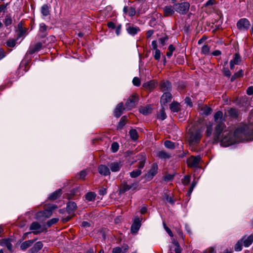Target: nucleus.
Instances as JSON below:
<instances>
[{
	"mask_svg": "<svg viewBox=\"0 0 253 253\" xmlns=\"http://www.w3.org/2000/svg\"><path fill=\"white\" fill-rule=\"evenodd\" d=\"M230 61L235 65H238L241 61V57L238 53H236L234 55V58Z\"/></svg>",
	"mask_w": 253,
	"mask_h": 253,
	"instance_id": "obj_33",
	"label": "nucleus"
},
{
	"mask_svg": "<svg viewBox=\"0 0 253 253\" xmlns=\"http://www.w3.org/2000/svg\"><path fill=\"white\" fill-rule=\"evenodd\" d=\"M140 227L139 219L135 220L131 225V231L132 233H136Z\"/></svg>",
	"mask_w": 253,
	"mask_h": 253,
	"instance_id": "obj_21",
	"label": "nucleus"
},
{
	"mask_svg": "<svg viewBox=\"0 0 253 253\" xmlns=\"http://www.w3.org/2000/svg\"><path fill=\"white\" fill-rule=\"evenodd\" d=\"M151 45H152V48L154 50H156V49H157V41H153L152 42V43H151Z\"/></svg>",
	"mask_w": 253,
	"mask_h": 253,
	"instance_id": "obj_62",
	"label": "nucleus"
},
{
	"mask_svg": "<svg viewBox=\"0 0 253 253\" xmlns=\"http://www.w3.org/2000/svg\"><path fill=\"white\" fill-rule=\"evenodd\" d=\"M201 160V158L200 156H191L187 160V165L191 168L198 167Z\"/></svg>",
	"mask_w": 253,
	"mask_h": 253,
	"instance_id": "obj_6",
	"label": "nucleus"
},
{
	"mask_svg": "<svg viewBox=\"0 0 253 253\" xmlns=\"http://www.w3.org/2000/svg\"><path fill=\"white\" fill-rule=\"evenodd\" d=\"M122 165L120 162H116L111 163L109 167L112 172H117L120 170Z\"/></svg>",
	"mask_w": 253,
	"mask_h": 253,
	"instance_id": "obj_17",
	"label": "nucleus"
},
{
	"mask_svg": "<svg viewBox=\"0 0 253 253\" xmlns=\"http://www.w3.org/2000/svg\"><path fill=\"white\" fill-rule=\"evenodd\" d=\"M251 26L250 21L247 18H242L237 23V27L240 31H248Z\"/></svg>",
	"mask_w": 253,
	"mask_h": 253,
	"instance_id": "obj_4",
	"label": "nucleus"
},
{
	"mask_svg": "<svg viewBox=\"0 0 253 253\" xmlns=\"http://www.w3.org/2000/svg\"><path fill=\"white\" fill-rule=\"evenodd\" d=\"M176 248L174 249L175 253H181V249L178 243H175Z\"/></svg>",
	"mask_w": 253,
	"mask_h": 253,
	"instance_id": "obj_60",
	"label": "nucleus"
},
{
	"mask_svg": "<svg viewBox=\"0 0 253 253\" xmlns=\"http://www.w3.org/2000/svg\"><path fill=\"white\" fill-rule=\"evenodd\" d=\"M119 144L117 142H114L111 145V150L113 152H116L118 150Z\"/></svg>",
	"mask_w": 253,
	"mask_h": 253,
	"instance_id": "obj_46",
	"label": "nucleus"
},
{
	"mask_svg": "<svg viewBox=\"0 0 253 253\" xmlns=\"http://www.w3.org/2000/svg\"><path fill=\"white\" fill-rule=\"evenodd\" d=\"M35 240H30L28 241H26L22 243L21 245H20V248L23 250H25L31 246L32 244L34 243Z\"/></svg>",
	"mask_w": 253,
	"mask_h": 253,
	"instance_id": "obj_22",
	"label": "nucleus"
},
{
	"mask_svg": "<svg viewBox=\"0 0 253 253\" xmlns=\"http://www.w3.org/2000/svg\"><path fill=\"white\" fill-rule=\"evenodd\" d=\"M0 245L2 246L6 247L9 251L12 250V245L8 239H3L0 242Z\"/></svg>",
	"mask_w": 253,
	"mask_h": 253,
	"instance_id": "obj_27",
	"label": "nucleus"
},
{
	"mask_svg": "<svg viewBox=\"0 0 253 253\" xmlns=\"http://www.w3.org/2000/svg\"><path fill=\"white\" fill-rule=\"evenodd\" d=\"M242 241L240 240L238 241V242L235 244L234 249L236 251H240L242 249Z\"/></svg>",
	"mask_w": 253,
	"mask_h": 253,
	"instance_id": "obj_40",
	"label": "nucleus"
},
{
	"mask_svg": "<svg viewBox=\"0 0 253 253\" xmlns=\"http://www.w3.org/2000/svg\"><path fill=\"white\" fill-rule=\"evenodd\" d=\"M166 114L163 108L161 109L158 115V118L162 120H164L166 118Z\"/></svg>",
	"mask_w": 253,
	"mask_h": 253,
	"instance_id": "obj_42",
	"label": "nucleus"
},
{
	"mask_svg": "<svg viewBox=\"0 0 253 253\" xmlns=\"http://www.w3.org/2000/svg\"><path fill=\"white\" fill-rule=\"evenodd\" d=\"M143 86L148 89L152 90L155 87V83L153 81H151L148 83H146L143 84Z\"/></svg>",
	"mask_w": 253,
	"mask_h": 253,
	"instance_id": "obj_31",
	"label": "nucleus"
},
{
	"mask_svg": "<svg viewBox=\"0 0 253 253\" xmlns=\"http://www.w3.org/2000/svg\"><path fill=\"white\" fill-rule=\"evenodd\" d=\"M185 102L189 106H190V107H192V102L191 101V99H190V98L189 97H186L185 99Z\"/></svg>",
	"mask_w": 253,
	"mask_h": 253,
	"instance_id": "obj_59",
	"label": "nucleus"
},
{
	"mask_svg": "<svg viewBox=\"0 0 253 253\" xmlns=\"http://www.w3.org/2000/svg\"><path fill=\"white\" fill-rule=\"evenodd\" d=\"M171 88V84L168 81H164L161 83V89L163 92H169Z\"/></svg>",
	"mask_w": 253,
	"mask_h": 253,
	"instance_id": "obj_19",
	"label": "nucleus"
},
{
	"mask_svg": "<svg viewBox=\"0 0 253 253\" xmlns=\"http://www.w3.org/2000/svg\"><path fill=\"white\" fill-rule=\"evenodd\" d=\"M126 109L123 107V103H119L116 107L114 111V116L117 117H120L123 113V110Z\"/></svg>",
	"mask_w": 253,
	"mask_h": 253,
	"instance_id": "obj_18",
	"label": "nucleus"
},
{
	"mask_svg": "<svg viewBox=\"0 0 253 253\" xmlns=\"http://www.w3.org/2000/svg\"><path fill=\"white\" fill-rule=\"evenodd\" d=\"M157 157L162 159H169L171 157V155L164 151L158 152Z\"/></svg>",
	"mask_w": 253,
	"mask_h": 253,
	"instance_id": "obj_23",
	"label": "nucleus"
},
{
	"mask_svg": "<svg viewBox=\"0 0 253 253\" xmlns=\"http://www.w3.org/2000/svg\"><path fill=\"white\" fill-rule=\"evenodd\" d=\"M96 197V194L95 193L93 192H88L85 195V199L87 201H92L95 200V198Z\"/></svg>",
	"mask_w": 253,
	"mask_h": 253,
	"instance_id": "obj_30",
	"label": "nucleus"
},
{
	"mask_svg": "<svg viewBox=\"0 0 253 253\" xmlns=\"http://www.w3.org/2000/svg\"><path fill=\"white\" fill-rule=\"evenodd\" d=\"M199 109L200 114L205 116H208L211 113L212 109L205 105L199 106Z\"/></svg>",
	"mask_w": 253,
	"mask_h": 253,
	"instance_id": "obj_12",
	"label": "nucleus"
},
{
	"mask_svg": "<svg viewBox=\"0 0 253 253\" xmlns=\"http://www.w3.org/2000/svg\"><path fill=\"white\" fill-rule=\"evenodd\" d=\"M152 108L150 105H147L145 107H141L139 109L140 112L144 115H147L151 113Z\"/></svg>",
	"mask_w": 253,
	"mask_h": 253,
	"instance_id": "obj_24",
	"label": "nucleus"
},
{
	"mask_svg": "<svg viewBox=\"0 0 253 253\" xmlns=\"http://www.w3.org/2000/svg\"><path fill=\"white\" fill-rule=\"evenodd\" d=\"M173 178V176L171 174H168L166 175L164 177V180L166 181H169L171 180Z\"/></svg>",
	"mask_w": 253,
	"mask_h": 253,
	"instance_id": "obj_58",
	"label": "nucleus"
},
{
	"mask_svg": "<svg viewBox=\"0 0 253 253\" xmlns=\"http://www.w3.org/2000/svg\"><path fill=\"white\" fill-rule=\"evenodd\" d=\"M174 7L171 5H167L163 8V14L165 17H169L174 14Z\"/></svg>",
	"mask_w": 253,
	"mask_h": 253,
	"instance_id": "obj_11",
	"label": "nucleus"
},
{
	"mask_svg": "<svg viewBox=\"0 0 253 253\" xmlns=\"http://www.w3.org/2000/svg\"><path fill=\"white\" fill-rule=\"evenodd\" d=\"M153 34H154L153 30H150L148 31L146 34L147 38L148 39V38H150Z\"/></svg>",
	"mask_w": 253,
	"mask_h": 253,
	"instance_id": "obj_64",
	"label": "nucleus"
},
{
	"mask_svg": "<svg viewBox=\"0 0 253 253\" xmlns=\"http://www.w3.org/2000/svg\"><path fill=\"white\" fill-rule=\"evenodd\" d=\"M126 30L127 33L131 36H134L140 31L139 27L131 26L130 24L127 23L126 25Z\"/></svg>",
	"mask_w": 253,
	"mask_h": 253,
	"instance_id": "obj_13",
	"label": "nucleus"
},
{
	"mask_svg": "<svg viewBox=\"0 0 253 253\" xmlns=\"http://www.w3.org/2000/svg\"><path fill=\"white\" fill-rule=\"evenodd\" d=\"M47 27L44 23H41L40 25V31L42 32H45L46 31Z\"/></svg>",
	"mask_w": 253,
	"mask_h": 253,
	"instance_id": "obj_54",
	"label": "nucleus"
},
{
	"mask_svg": "<svg viewBox=\"0 0 253 253\" xmlns=\"http://www.w3.org/2000/svg\"><path fill=\"white\" fill-rule=\"evenodd\" d=\"M241 240L242 241V243L245 247H248L253 241V236L251 235L249 236H244Z\"/></svg>",
	"mask_w": 253,
	"mask_h": 253,
	"instance_id": "obj_16",
	"label": "nucleus"
},
{
	"mask_svg": "<svg viewBox=\"0 0 253 253\" xmlns=\"http://www.w3.org/2000/svg\"><path fill=\"white\" fill-rule=\"evenodd\" d=\"M41 12L44 16H46L49 14V7L47 4H44L42 6L41 8Z\"/></svg>",
	"mask_w": 253,
	"mask_h": 253,
	"instance_id": "obj_34",
	"label": "nucleus"
},
{
	"mask_svg": "<svg viewBox=\"0 0 253 253\" xmlns=\"http://www.w3.org/2000/svg\"><path fill=\"white\" fill-rule=\"evenodd\" d=\"M210 51V47L208 44L204 45L201 50V52L203 54H207Z\"/></svg>",
	"mask_w": 253,
	"mask_h": 253,
	"instance_id": "obj_43",
	"label": "nucleus"
},
{
	"mask_svg": "<svg viewBox=\"0 0 253 253\" xmlns=\"http://www.w3.org/2000/svg\"><path fill=\"white\" fill-rule=\"evenodd\" d=\"M163 226L165 229V230L167 231V232L168 233V234L170 237H173V234L170 229L166 225V223L165 222H163Z\"/></svg>",
	"mask_w": 253,
	"mask_h": 253,
	"instance_id": "obj_50",
	"label": "nucleus"
},
{
	"mask_svg": "<svg viewBox=\"0 0 253 253\" xmlns=\"http://www.w3.org/2000/svg\"><path fill=\"white\" fill-rule=\"evenodd\" d=\"M127 245H125L122 247H117L113 249L112 253H125L128 250Z\"/></svg>",
	"mask_w": 253,
	"mask_h": 253,
	"instance_id": "obj_20",
	"label": "nucleus"
},
{
	"mask_svg": "<svg viewBox=\"0 0 253 253\" xmlns=\"http://www.w3.org/2000/svg\"><path fill=\"white\" fill-rule=\"evenodd\" d=\"M127 118L126 116H123L121 118L119 124L117 126L118 129H122L126 124Z\"/></svg>",
	"mask_w": 253,
	"mask_h": 253,
	"instance_id": "obj_32",
	"label": "nucleus"
},
{
	"mask_svg": "<svg viewBox=\"0 0 253 253\" xmlns=\"http://www.w3.org/2000/svg\"><path fill=\"white\" fill-rule=\"evenodd\" d=\"M175 50L174 47L172 45L170 44L168 47V51L167 52V56L170 58L173 53V51Z\"/></svg>",
	"mask_w": 253,
	"mask_h": 253,
	"instance_id": "obj_41",
	"label": "nucleus"
},
{
	"mask_svg": "<svg viewBox=\"0 0 253 253\" xmlns=\"http://www.w3.org/2000/svg\"><path fill=\"white\" fill-rule=\"evenodd\" d=\"M107 193V189L106 188L102 187L99 190V194L100 195H104Z\"/></svg>",
	"mask_w": 253,
	"mask_h": 253,
	"instance_id": "obj_55",
	"label": "nucleus"
},
{
	"mask_svg": "<svg viewBox=\"0 0 253 253\" xmlns=\"http://www.w3.org/2000/svg\"><path fill=\"white\" fill-rule=\"evenodd\" d=\"M4 24L6 26H9L12 23V19L10 17L6 16L4 19Z\"/></svg>",
	"mask_w": 253,
	"mask_h": 253,
	"instance_id": "obj_53",
	"label": "nucleus"
},
{
	"mask_svg": "<svg viewBox=\"0 0 253 253\" xmlns=\"http://www.w3.org/2000/svg\"><path fill=\"white\" fill-rule=\"evenodd\" d=\"M141 173V171L140 169H136L133 170L130 173V176L132 178H135L140 175Z\"/></svg>",
	"mask_w": 253,
	"mask_h": 253,
	"instance_id": "obj_38",
	"label": "nucleus"
},
{
	"mask_svg": "<svg viewBox=\"0 0 253 253\" xmlns=\"http://www.w3.org/2000/svg\"><path fill=\"white\" fill-rule=\"evenodd\" d=\"M235 76H237L238 78L239 77H242L243 75V71H242V70H239L238 72H237V73H235Z\"/></svg>",
	"mask_w": 253,
	"mask_h": 253,
	"instance_id": "obj_61",
	"label": "nucleus"
},
{
	"mask_svg": "<svg viewBox=\"0 0 253 253\" xmlns=\"http://www.w3.org/2000/svg\"><path fill=\"white\" fill-rule=\"evenodd\" d=\"M182 183L184 185H188L190 181V176L189 175H186L182 180Z\"/></svg>",
	"mask_w": 253,
	"mask_h": 253,
	"instance_id": "obj_45",
	"label": "nucleus"
},
{
	"mask_svg": "<svg viewBox=\"0 0 253 253\" xmlns=\"http://www.w3.org/2000/svg\"><path fill=\"white\" fill-rule=\"evenodd\" d=\"M201 132L199 130L190 132L189 142L190 145H194L197 143L201 138Z\"/></svg>",
	"mask_w": 253,
	"mask_h": 253,
	"instance_id": "obj_5",
	"label": "nucleus"
},
{
	"mask_svg": "<svg viewBox=\"0 0 253 253\" xmlns=\"http://www.w3.org/2000/svg\"><path fill=\"white\" fill-rule=\"evenodd\" d=\"M58 221V218H54L49 220H48L47 222V225L48 227L51 226L52 225L56 223Z\"/></svg>",
	"mask_w": 253,
	"mask_h": 253,
	"instance_id": "obj_48",
	"label": "nucleus"
},
{
	"mask_svg": "<svg viewBox=\"0 0 253 253\" xmlns=\"http://www.w3.org/2000/svg\"><path fill=\"white\" fill-rule=\"evenodd\" d=\"M86 172L85 170L81 171L78 175V178L84 179L86 175Z\"/></svg>",
	"mask_w": 253,
	"mask_h": 253,
	"instance_id": "obj_49",
	"label": "nucleus"
},
{
	"mask_svg": "<svg viewBox=\"0 0 253 253\" xmlns=\"http://www.w3.org/2000/svg\"><path fill=\"white\" fill-rule=\"evenodd\" d=\"M30 229L35 235L42 233L44 231V228L38 222H33L30 225Z\"/></svg>",
	"mask_w": 253,
	"mask_h": 253,
	"instance_id": "obj_7",
	"label": "nucleus"
},
{
	"mask_svg": "<svg viewBox=\"0 0 253 253\" xmlns=\"http://www.w3.org/2000/svg\"><path fill=\"white\" fill-rule=\"evenodd\" d=\"M137 186V183H133L131 185H129L126 182L124 181L121 185L119 192L121 193H124L132 188H135Z\"/></svg>",
	"mask_w": 253,
	"mask_h": 253,
	"instance_id": "obj_10",
	"label": "nucleus"
},
{
	"mask_svg": "<svg viewBox=\"0 0 253 253\" xmlns=\"http://www.w3.org/2000/svg\"><path fill=\"white\" fill-rule=\"evenodd\" d=\"M154 58L156 60H159L161 57V51L159 49H156L155 51Z\"/></svg>",
	"mask_w": 253,
	"mask_h": 253,
	"instance_id": "obj_51",
	"label": "nucleus"
},
{
	"mask_svg": "<svg viewBox=\"0 0 253 253\" xmlns=\"http://www.w3.org/2000/svg\"><path fill=\"white\" fill-rule=\"evenodd\" d=\"M43 247V244L42 242H37L33 248H31V250L33 253H37Z\"/></svg>",
	"mask_w": 253,
	"mask_h": 253,
	"instance_id": "obj_25",
	"label": "nucleus"
},
{
	"mask_svg": "<svg viewBox=\"0 0 253 253\" xmlns=\"http://www.w3.org/2000/svg\"><path fill=\"white\" fill-rule=\"evenodd\" d=\"M121 29H122V25H119L117 26L116 30V33L118 36H119L120 34Z\"/></svg>",
	"mask_w": 253,
	"mask_h": 253,
	"instance_id": "obj_63",
	"label": "nucleus"
},
{
	"mask_svg": "<svg viewBox=\"0 0 253 253\" xmlns=\"http://www.w3.org/2000/svg\"><path fill=\"white\" fill-rule=\"evenodd\" d=\"M17 39H9L6 42L7 47H13L15 46Z\"/></svg>",
	"mask_w": 253,
	"mask_h": 253,
	"instance_id": "obj_35",
	"label": "nucleus"
},
{
	"mask_svg": "<svg viewBox=\"0 0 253 253\" xmlns=\"http://www.w3.org/2000/svg\"><path fill=\"white\" fill-rule=\"evenodd\" d=\"M171 99V94L169 92H165L162 96L161 98V103L162 105H165L167 103L170 102Z\"/></svg>",
	"mask_w": 253,
	"mask_h": 253,
	"instance_id": "obj_14",
	"label": "nucleus"
},
{
	"mask_svg": "<svg viewBox=\"0 0 253 253\" xmlns=\"http://www.w3.org/2000/svg\"><path fill=\"white\" fill-rule=\"evenodd\" d=\"M136 14V10L135 9L132 7H130L128 9V15L129 16H133Z\"/></svg>",
	"mask_w": 253,
	"mask_h": 253,
	"instance_id": "obj_47",
	"label": "nucleus"
},
{
	"mask_svg": "<svg viewBox=\"0 0 253 253\" xmlns=\"http://www.w3.org/2000/svg\"><path fill=\"white\" fill-rule=\"evenodd\" d=\"M212 131V124L211 123H209V124L207 125V129H206V135L207 136H210L211 135Z\"/></svg>",
	"mask_w": 253,
	"mask_h": 253,
	"instance_id": "obj_37",
	"label": "nucleus"
},
{
	"mask_svg": "<svg viewBox=\"0 0 253 253\" xmlns=\"http://www.w3.org/2000/svg\"><path fill=\"white\" fill-rule=\"evenodd\" d=\"M190 4L187 2L177 3L174 4L175 10L181 14H185L189 10Z\"/></svg>",
	"mask_w": 253,
	"mask_h": 253,
	"instance_id": "obj_2",
	"label": "nucleus"
},
{
	"mask_svg": "<svg viewBox=\"0 0 253 253\" xmlns=\"http://www.w3.org/2000/svg\"><path fill=\"white\" fill-rule=\"evenodd\" d=\"M61 194V191L60 189H59L50 194L49 197V199L51 200H56L60 196Z\"/></svg>",
	"mask_w": 253,
	"mask_h": 253,
	"instance_id": "obj_28",
	"label": "nucleus"
},
{
	"mask_svg": "<svg viewBox=\"0 0 253 253\" xmlns=\"http://www.w3.org/2000/svg\"><path fill=\"white\" fill-rule=\"evenodd\" d=\"M138 101V95L136 93H133L127 100L125 104V109L129 110L134 108Z\"/></svg>",
	"mask_w": 253,
	"mask_h": 253,
	"instance_id": "obj_3",
	"label": "nucleus"
},
{
	"mask_svg": "<svg viewBox=\"0 0 253 253\" xmlns=\"http://www.w3.org/2000/svg\"><path fill=\"white\" fill-rule=\"evenodd\" d=\"M170 109L173 112H177L180 109V105L177 102H172L170 105Z\"/></svg>",
	"mask_w": 253,
	"mask_h": 253,
	"instance_id": "obj_29",
	"label": "nucleus"
},
{
	"mask_svg": "<svg viewBox=\"0 0 253 253\" xmlns=\"http://www.w3.org/2000/svg\"><path fill=\"white\" fill-rule=\"evenodd\" d=\"M158 171V165L153 164L149 171L146 174L145 177L147 179L150 180L157 174Z\"/></svg>",
	"mask_w": 253,
	"mask_h": 253,
	"instance_id": "obj_8",
	"label": "nucleus"
},
{
	"mask_svg": "<svg viewBox=\"0 0 253 253\" xmlns=\"http://www.w3.org/2000/svg\"><path fill=\"white\" fill-rule=\"evenodd\" d=\"M164 144L166 147L169 149H174L175 147L174 143L169 140H166Z\"/></svg>",
	"mask_w": 253,
	"mask_h": 253,
	"instance_id": "obj_39",
	"label": "nucleus"
},
{
	"mask_svg": "<svg viewBox=\"0 0 253 253\" xmlns=\"http://www.w3.org/2000/svg\"><path fill=\"white\" fill-rule=\"evenodd\" d=\"M223 72L224 75L225 76H226L227 77H230L231 73H230V71L228 69H227V68H224Z\"/></svg>",
	"mask_w": 253,
	"mask_h": 253,
	"instance_id": "obj_56",
	"label": "nucleus"
},
{
	"mask_svg": "<svg viewBox=\"0 0 253 253\" xmlns=\"http://www.w3.org/2000/svg\"><path fill=\"white\" fill-rule=\"evenodd\" d=\"M42 46V43L40 42L32 44L30 46L27 53L29 54H33L34 53L40 50Z\"/></svg>",
	"mask_w": 253,
	"mask_h": 253,
	"instance_id": "obj_9",
	"label": "nucleus"
},
{
	"mask_svg": "<svg viewBox=\"0 0 253 253\" xmlns=\"http://www.w3.org/2000/svg\"><path fill=\"white\" fill-rule=\"evenodd\" d=\"M223 113L217 111L214 115V122L218 123L214 128L213 138L219 141L221 145L227 147L234 143L244 140H253V129L245 125L237 128L233 134L232 131L227 128L223 121Z\"/></svg>",
	"mask_w": 253,
	"mask_h": 253,
	"instance_id": "obj_1",
	"label": "nucleus"
},
{
	"mask_svg": "<svg viewBox=\"0 0 253 253\" xmlns=\"http://www.w3.org/2000/svg\"><path fill=\"white\" fill-rule=\"evenodd\" d=\"M133 84L137 86H138L140 84V80L137 77H134L132 81Z\"/></svg>",
	"mask_w": 253,
	"mask_h": 253,
	"instance_id": "obj_52",
	"label": "nucleus"
},
{
	"mask_svg": "<svg viewBox=\"0 0 253 253\" xmlns=\"http://www.w3.org/2000/svg\"><path fill=\"white\" fill-rule=\"evenodd\" d=\"M76 204L73 202H69L67 206V211L69 213L74 211L76 209Z\"/></svg>",
	"mask_w": 253,
	"mask_h": 253,
	"instance_id": "obj_26",
	"label": "nucleus"
},
{
	"mask_svg": "<svg viewBox=\"0 0 253 253\" xmlns=\"http://www.w3.org/2000/svg\"><path fill=\"white\" fill-rule=\"evenodd\" d=\"M247 94L249 95L253 94V86H249L247 90Z\"/></svg>",
	"mask_w": 253,
	"mask_h": 253,
	"instance_id": "obj_57",
	"label": "nucleus"
},
{
	"mask_svg": "<svg viewBox=\"0 0 253 253\" xmlns=\"http://www.w3.org/2000/svg\"><path fill=\"white\" fill-rule=\"evenodd\" d=\"M129 135L131 138L133 140H136L138 137V133L135 129H132L129 132Z\"/></svg>",
	"mask_w": 253,
	"mask_h": 253,
	"instance_id": "obj_36",
	"label": "nucleus"
},
{
	"mask_svg": "<svg viewBox=\"0 0 253 253\" xmlns=\"http://www.w3.org/2000/svg\"><path fill=\"white\" fill-rule=\"evenodd\" d=\"M98 170L101 175L104 176H107L110 174V171L109 168L104 165H99L98 168Z\"/></svg>",
	"mask_w": 253,
	"mask_h": 253,
	"instance_id": "obj_15",
	"label": "nucleus"
},
{
	"mask_svg": "<svg viewBox=\"0 0 253 253\" xmlns=\"http://www.w3.org/2000/svg\"><path fill=\"white\" fill-rule=\"evenodd\" d=\"M228 113L230 116L234 117H237L238 115L237 111L236 109L233 108H231L230 109H229L228 111Z\"/></svg>",
	"mask_w": 253,
	"mask_h": 253,
	"instance_id": "obj_44",
	"label": "nucleus"
}]
</instances>
